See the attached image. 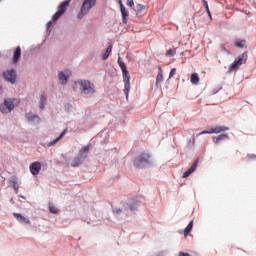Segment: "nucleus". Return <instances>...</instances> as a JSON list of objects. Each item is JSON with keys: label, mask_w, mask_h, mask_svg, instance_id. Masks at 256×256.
I'll use <instances>...</instances> for the list:
<instances>
[{"label": "nucleus", "mask_w": 256, "mask_h": 256, "mask_svg": "<svg viewBox=\"0 0 256 256\" xmlns=\"http://www.w3.org/2000/svg\"><path fill=\"white\" fill-rule=\"evenodd\" d=\"M45 103H47V97L42 95L40 98V109H45Z\"/></svg>", "instance_id": "obj_26"}, {"label": "nucleus", "mask_w": 256, "mask_h": 256, "mask_svg": "<svg viewBox=\"0 0 256 256\" xmlns=\"http://www.w3.org/2000/svg\"><path fill=\"white\" fill-rule=\"evenodd\" d=\"M121 63H123L121 58H118V65H121Z\"/></svg>", "instance_id": "obj_38"}, {"label": "nucleus", "mask_w": 256, "mask_h": 256, "mask_svg": "<svg viewBox=\"0 0 256 256\" xmlns=\"http://www.w3.org/2000/svg\"><path fill=\"white\" fill-rule=\"evenodd\" d=\"M97 3V0H84L80 12L78 14V19H83L93 7H95V4Z\"/></svg>", "instance_id": "obj_4"}, {"label": "nucleus", "mask_w": 256, "mask_h": 256, "mask_svg": "<svg viewBox=\"0 0 256 256\" xmlns=\"http://www.w3.org/2000/svg\"><path fill=\"white\" fill-rule=\"evenodd\" d=\"M127 5H128V7H135V2H133V0H128V2H127Z\"/></svg>", "instance_id": "obj_32"}, {"label": "nucleus", "mask_w": 256, "mask_h": 256, "mask_svg": "<svg viewBox=\"0 0 256 256\" xmlns=\"http://www.w3.org/2000/svg\"><path fill=\"white\" fill-rule=\"evenodd\" d=\"M136 207L133 205H130V211H135Z\"/></svg>", "instance_id": "obj_37"}, {"label": "nucleus", "mask_w": 256, "mask_h": 256, "mask_svg": "<svg viewBox=\"0 0 256 256\" xmlns=\"http://www.w3.org/2000/svg\"><path fill=\"white\" fill-rule=\"evenodd\" d=\"M51 25H53V22H52V21H49V22L47 23V29H49V28L51 27Z\"/></svg>", "instance_id": "obj_35"}, {"label": "nucleus", "mask_w": 256, "mask_h": 256, "mask_svg": "<svg viewBox=\"0 0 256 256\" xmlns=\"http://www.w3.org/2000/svg\"><path fill=\"white\" fill-rule=\"evenodd\" d=\"M159 83H163V72L161 70L158 72V76L156 78V85H159Z\"/></svg>", "instance_id": "obj_28"}, {"label": "nucleus", "mask_w": 256, "mask_h": 256, "mask_svg": "<svg viewBox=\"0 0 256 256\" xmlns=\"http://www.w3.org/2000/svg\"><path fill=\"white\" fill-rule=\"evenodd\" d=\"M119 67L123 75L124 93L126 97H129V91L131 90V75L129 74V70H127V66L125 65V62L120 63Z\"/></svg>", "instance_id": "obj_2"}, {"label": "nucleus", "mask_w": 256, "mask_h": 256, "mask_svg": "<svg viewBox=\"0 0 256 256\" xmlns=\"http://www.w3.org/2000/svg\"><path fill=\"white\" fill-rule=\"evenodd\" d=\"M15 219H17V221H19L20 223H26L27 225H29L31 223V221H29V218L19 214V213H14L13 214Z\"/></svg>", "instance_id": "obj_14"}, {"label": "nucleus", "mask_w": 256, "mask_h": 256, "mask_svg": "<svg viewBox=\"0 0 256 256\" xmlns=\"http://www.w3.org/2000/svg\"><path fill=\"white\" fill-rule=\"evenodd\" d=\"M71 3L70 0L63 2L60 6H59V10L53 15V21L55 23V21H58L59 19H61V17H63V15L65 14V11H67V7H69V4Z\"/></svg>", "instance_id": "obj_8"}, {"label": "nucleus", "mask_w": 256, "mask_h": 256, "mask_svg": "<svg viewBox=\"0 0 256 256\" xmlns=\"http://www.w3.org/2000/svg\"><path fill=\"white\" fill-rule=\"evenodd\" d=\"M11 185L16 193H19V180L17 177H12L11 179Z\"/></svg>", "instance_id": "obj_18"}, {"label": "nucleus", "mask_w": 256, "mask_h": 256, "mask_svg": "<svg viewBox=\"0 0 256 256\" xmlns=\"http://www.w3.org/2000/svg\"><path fill=\"white\" fill-rule=\"evenodd\" d=\"M120 11L122 15V23L127 24V18L129 17V11L125 9V5H123V1L119 0Z\"/></svg>", "instance_id": "obj_10"}, {"label": "nucleus", "mask_w": 256, "mask_h": 256, "mask_svg": "<svg viewBox=\"0 0 256 256\" xmlns=\"http://www.w3.org/2000/svg\"><path fill=\"white\" fill-rule=\"evenodd\" d=\"M179 256H191V254H189L187 252H180Z\"/></svg>", "instance_id": "obj_33"}, {"label": "nucleus", "mask_w": 256, "mask_h": 256, "mask_svg": "<svg viewBox=\"0 0 256 256\" xmlns=\"http://www.w3.org/2000/svg\"><path fill=\"white\" fill-rule=\"evenodd\" d=\"M82 163H83L82 158H80V156H77L72 161V167H79V165H81Z\"/></svg>", "instance_id": "obj_23"}, {"label": "nucleus", "mask_w": 256, "mask_h": 256, "mask_svg": "<svg viewBox=\"0 0 256 256\" xmlns=\"http://www.w3.org/2000/svg\"><path fill=\"white\" fill-rule=\"evenodd\" d=\"M15 101L17 99H5L4 104L0 106V111L2 113H11L15 109Z\"/></svg>", "instance_id": "obj_6"}, {"label": "nucleus", "mask_w": 256, "mask_h": 256, "mask_svg": "<svg viewBox=\"0 0 256 256\" xmlns=\"http://www.w3.org/2000/svg\"><path fill=\"white\" fill-rule=\"evenodd\" d=\"M26 119L28 121H40L39 116H37L35 114H31V113L26 115Z\"/></svg>", "instance_id": "obj_24"}, {"label": "nucleus", "mask_w": 256, "mask_h": 256, "mask_svg": "<svg viewBox=\"0 0 256 256\" xmlns=\"http://www.w3.org/2000/svg\"><path fill=\"white\" fill-rule=\"evenodd\" d=\"M65 133H67V130H64L56 139L48 142L47 147H53V145L57 144L58 141H61V139H63V137L65 136Z\"/></svg>", "instance_id": "obj_16"}, {"label": "nucleus", "mask_w": 256, "mask_h": 256, "mask_svg": "<svg viewBox=\"0 0 256 256\" xmlns=\"http://www.w3.org/2000/svg\"><path fill=\"white\" fill-rule=\"evenodd\" d=\"M0 91H2V89L0 88Z\"/></svg>", "instance_id": "obj_40"}, {"label": "nucleus", "mask_w": 256, "mask_h": 256, "mask_svg": "<svg viewBox=\"0 0 256 256\" xmlns=\"http://www.w3.org/2000/svg\"><path fill=\"white\" fill-rule=\"evenodd\" d=\"M248 55L247 52H244L240 57L236 58L235 61L230 65L229 71H237L239 69L240 65H244V63H247Z\"/></svg>", "instance_id": "obj_5"}, {"label": "nucleus", "mask_w": 256, "mask_h": 256, "mask_svg": "<svg viewBox=\"0 0 256 256\" xmlns=\"http://www.w3.org/2000/svg\"><path fill=\"white\" fill-rule=\"evenodd\" d=\"M69 77H71V72L66 71L64 72H59L58 78L61 81L62 85H65L67 81H69Z\"/></svg>", "instance_id": "obj_11"}, {"label": "nucleus", "mask_w": 256, "mask_h": 256, "mask_svg": "<svg viewBox=\"0 0 256 256\" xmlns=\"http://www.w3.org/2000/svg\"><path fill=\"white\" fill-rule=\"evenodd\" d=\"M203 3L205 5L206 9L209 10V4H207V0H203Z\"/></svg>", "instance_id": "obj_34"}, {"label": "nucleus", "mask_w": 256, "mask_h": 256, "mask_svg": "<svg viewBox=\"0 0 256 256\" xmlns=\"http://www.w3.org/2000/svg\"><path fill=\"white\" fill-rule=\"evenodd\" d=\"M176 73H177V69L172 68L169 74V79L175 77Z\"/></svg>", "instance_id": "obj_31"}, {"label": "nucleus", "mask_w": 256, "mask_h": 256, "mask_svg": "<svg viewBox=\"0 0 256 256\" xmlns=\"http://www.w3.org/2000/svg\"><path fill=\"white\" fill-rule=\"evenodd\" d=\"M177 53V50L176 49H169L167 52H166V57H175Z\"/></svg>", "instance_id": "obj_29"}, {"label": "nucleus", "mask_w": 256, "mask_h": 256, "mask_svg": "<svg viewBox=\"0 0 256 256\" xmlns=\"http://www.w3.org/2000/svg\"><path fill=\"white\" fill-rule=\"evenodd\" d=\"M41 171V162H33L30 165V172L32 175H37Z\"/></svg>", "instance_id": "obj_12"}, {"label": "nucleus", "mask_w": 256, "mask_h": 256, "mask_svg": "<svg viewBox=\"0 0 256 256\" xmlns=\"http://www.w3.org/2000/svg\"><path fill=\"white\" fill-rule=\"evenodd\" d=\"M135 167L138 169H143V167H147V165H151V155L149 153L140 154L134 161Z\"/></svg>", "instance_id": "obj_3"}, {"label": "nucleus", "mask_w": 256, "mask_h": 256, "mask_svg": "<svg viewBox=\"0 0 256 256\" xmlns=\"http://www.w3.org/2000/svg\"><path fill=\"white\" fill-rule=\"evenodd\" d=\"M134 11L136 12V15H139V13H143V11H145V6L141 4H136L134 7Z\"/></svg>", "instance_id": "obj_22"}, {"label": "nucleus", "mask_w": 256, "mask_h": 256, "mask_svg": "<svg viewBox=\"0 0 256 256\" xmlns=\"http://www.w3.org/2000/svg\"><path fill=\"white\" fill-rule=\"evenodd\" d=\"M206 11H207L209 17H211V11L209 10V8H208V10L206 9Z\"/></svg>", "instance_id": "obj_39"}, {"label": "nucleus", "mask_w": 256, "mask_h": 256, "mask_svg": "<svg viewBox=\"0 0 256 256\" xmlns=\"http://www.w3.org/2000/svg\"><path fill=\"white\" fill-rule=\"evenodd\" d=\"M111 51H113V46H109V47L106 49V51H105V53H104V55H103L104 61L107 60V59H109V55H111Z\"/></svg>", "instance_id": "obj_25"}, {"label": "nucleus", "mask_w": 256, "mask_h": 256, "mask_svg": "<svg viewBox=\"0 0 256 256\" xmlns=\"http://www.w3.org/2000/svg\"><path fill=\"white\" fill-rule=\"evenodd\" d=\"M225 139H229L227 134H220L218 137L213 138L214 143H219L221 141H225Z\"/></svg>", "instance_id": "obj_20"}, {"label": "nucleus", "mask_w": 256, "mask_h": 256, "mask_svg": "<svg viewBox=\"0 0 256 256\" xmlns=\"http://www.w3.org/2000/svg\"><path fill=\"white\" fill-rule=\"evenodd\" d=\"M3 77L5 81L11 83L12 85H15V83H17V71L15 69L6 70L5 72H3Z\"/></svg>", "instance_id": "obj_7"}, {"label": "nucleus", "mask_w": 256, "mask_h": 256, "mask_svg": "<svg viewBox=\"0 0 256 256\" xmlns=\"http://www.w3.org/2000/svg\"><path fill=\"white\" fill-rule=\"evenodd\" d=\"M197 165H199V160H196L192 166L183 173L182 177L185 179L187 177H189V175H191L194 171L197 170Z\"/></svg>", "instance_id": "obj_13"}, {"label": "nucleus", "mask_w": 256, "mask_h": 256, "mask_svg": "<svg viewBox=\"0 0 256 256\" xmlns=\"http://www.w3.org/2000/svg\"><path fill=\"white\" fill-rule=\"evenodd\" d=\"M246 41L245 40H240L236 42V47H239L240 49H245V47H247V45L245 44Z\"/></svg>", "instance_id": "obj_27"}, {"label": "nucleus", "mask_w": 256, "mask_h": 256, "mask_svg": "<svg viewBox=\"0 0 256 256\" xmlns=\"http://www.w3.org/2000/svg\"><path fill=\"white\" fill-rule=\"evenodd\" d=\"M114 213H116V214L121 213V209H114Z\"/></svg>", "instance_id": "obj_36"}, {"label": "nucleus", "mask_w": 256, "mask_h": 256, "mask_svg": "<svg viewBox=\"0 0 256 256\" xmlns=\"http://www.w3.org/2000/svg\"><path fill=\"white\" fill-rule=\"evenodd\" d=\"M190 81H191L192 85H199V74L193 73L191 75Z\"/></svg>", "instance_id": "obj_19"}, {"label": "nucleus", "mask_w": 256, "mask_h": 256, "mask_svg": "<svg viewBox=\"0 0 256 256\" xmlns=\"http://www.w3.org/2000/svg\"><path fill=\"white\" fill-rule=\"evenodd\" d=\"M19 59H21V46H18L13 55V63H19Z\"/></svg>", "instance_id": "obj_17"}, {"label": "nucleus", "mask_w": 256, "mask_h": 256, "mask_svg": "<svg viewBox=\"0 0 256 256\" xmlns=\"http://www.w3.org/2000/svg\"><path fill=\"white\" fill-rule=\"evenodd\" d=\"M191 231H193V220H191L187 227L185 228L184 237H187Z\"/></svg>", "instance_id": "obj_21"}, {"label": "nucleus", "mask_w": 256, "mask_h": 256, "mask_svg": "<svg viewBox=\"0 0 256 256\" xmlns=\"http://www.w3.org/2000/svg\"><path fill=\"white\" fill-rule=\"evenodd\" d=\"M74 91H79L81 95H93L95 94V84L89 80H79L73 85Z\"/></svg>", "instance_id": "obj_1"}, {"label": "nucleus", "mask_w": 256, "mask_h": 256, "mask_svg": "<svg viewBox=\"0 0 256 256\" xmlns=\"http://www.w3.org/2000/svg\"><path fill=\"white\" fill-rule=\"evenodd\" d=\"M49 211L52 213H58L57 207H55V205H53V203H49Z\"/></svg>", "instance_id": "obj_30"}, {"label": "nucleus", "mask_w": 256, "mask_h": 256, "mask_svg": "<svg viewBox=\"0 0 256 256\" xmlns=\"http://www.w3.org/2000/svg\"><path fill=\"white\" fill-rule=\"evenodd\" d=\"M87 155H89V146H84L80 152L78 157L82 160L87 159Z\"/></svg>", "instance_id": "obj_15"}, {"label": "nucleus", "mask_w": 256, "mask_h": 256, "mask_svg": "<svg viewBox=\"0 0 256 256\" xmlns=\"http://www.w3.org/2000/svg\"><path fill=\"white\" fill-rule=\"evenodd\" d=\"M224 131H229V127L227 126H215L210 128L207 131H202L198 133V135H207V134H213V133H223Z\"/></svg>", "instance_id": "obj_9"}]
</instances>
